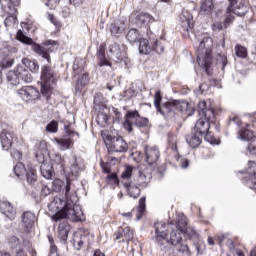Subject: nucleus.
I'll return each instance as SVG.
<instances>
[{"label":"nucleus","instance_id":"nucleus-23","mask_svg":"<svg viewBox=\"0 0 256 256\" xmlns=\"http://www.w3.org/2000/svg\"><path fill=\"white\" fill-rule=\"evenodd\" d=\"M138 175L137 185H139V187H147V184L153 178L149 169L139 170Z\"/></svg>","mask_w":256,"mask_h":256},{"label":"nucleus","instance_id":"nucleus-35","mask_svg":"<svg viewBox=\"0 0 256 256\" xmlns=\"http://www.w3.org/2000/svg\"><path fill=\"white\" fill-rule=\"evenodd\" d=\"M126 38L128 39V41L130 43H137V41L140 42L141 39H143L141 37V33H139V30L132 28L128 31Z\"/></svg>","mask_w":256,"mask_h":256},{"label":"nucleus","instance_id":"nucleus-16","mask_svg":"<svg viewBox=\"0 0 256 256\" xmlns=\"http://www.w3.org/2000/svg\"><path fill=\"white\" fill-rule=\"evenodd\" d=\"M0 142L4 151H9L13 145V133L9 130H2L0 133Z\"/></svg>","mask_w":256,"mask_h":256},{"label":"nucleus","instance_id":"nucleus-21","mask_svg":"<svg viewBox=\"0 0 256 256\" xmlns=\"http://www.w3.org/2000/svg\"><path fill=\"white\" fill-rule=\"evenodd\" d=\"M67 185L70 186V189H73V185L71 184V182L67 181L65 183L61 179H55L50 184V186L52 187V191H55L56 193H62V195L64 196H65V187H67Z\"/></svg>","mask_w":256,"mask_h":256},{"label":"nucleus","instance_id":"nucleus-14","mask_svg":"<svg viewBox=\"0 0 256 256\" xmlns=\"http://www.w3.org/2000/svg\"><path fill=\"white\" fill-rule=\"evenodd\" d=\"M151 34H153V32L151 30L147 31V38H142L140 40V45H139V53L141 55H149V53H151V51H153V44L151 43Z\"/></svg>","mask_w":256,"mask_h":256},{"label":"nucleus","instance_id":"nucleus-39","mask_svg":"<svg viewBox=\"0 0 256 256\" xmlns=\"http://www.w3.org/2000/svg\"><path fill=\"white\" fill-rule=\"evenodd\" d=\"M89 83V74L84 73L80 78L76 81L75 89L76 91H81L85 85Z\"/></svg>","mask_w":256,"mask_h":256},{"label":"nucleus","instance_id":"nucleus-44","mask_svg":"<svg viewBox=\"0 0 256 256\" xmlns=\"http://www.w3.org/2000/svg\"><path fill=\"white\" fill-rule=\"evenodd\" d=\"M110 31L114 35V37H119L123 31H125V28L123 26H120L118 22L111 24Z\"/></svg>","mask_w":256,"mask_h":256},{"label":"nucleus","instance_id":"nucleus-55","mask_svg":"<svg viewBox=\"0 0 256 256\" xmlns=\"http://www.w3.org/2000/svg\"><path fill=\"white\" fill-rule=\"evenodd\" d=\"M97 119H98V123L100 125H106L107 122L109 121V116H107V114L101 112L100 114H98Z\"/></svg>","mask_w":256,"mask_h":256},{"label":"nucleus","instance_id":"nucleus-36","mask_svg":"<svg viewBox=\"0 0 256 256\" xmlns=\"http://www.w3.org/2000/svg\"><path fill=\"white\" fill-rule=\"evenodd\" d=\"M215 6L213 5V0H204L201 4V13L204 15H211L213 13Z\"/></svg>","mask_w":256,"mask_h":256},{"label":"nucleus","instance_id":"nucleus-22","mask_svg":"<svg viewBox=\"0 0 256 256\" xmlns=\"http://www.w3.org/2000/svg\"><path fill=\"white\" fill-rule=\"evenodd\" d=\"M109 53H111V59L115 61V63H121L123 59V51H121V46L117 43H114L109 48Z\"/></svg>","mask_w":256,"mask_h":256},{"label":"nucleus","instance_id":"nucleus-2","mask_svg":"<svg viewBox=\"0 0 256 256\" xmlns=\"http://www.w3.org/2000/svg\"><path fill=\"white\" fill-rule=\"evenodd\" d=\"M197 111L201 118L196 122L193 131L198 135H203L206 141H209V127L211 119H215V111L205 101L198 103Z\"/></svg>","mask_w":256,"mask_h":256},{"label":"nucleus","instance_id":"nucleus-3","mask_svg":"<svg viewBox=\"0 0 256 256\" xmlns=\"http://www.w3.org/2000/svg\"><path fill=\"white\" fill-rule=\"evenodd\" d=\"M212 49L213 39L209 36H204L198 47L197 62L202 69H205L208 75H211V65L213 63Z\"/></svg>","mask_w":256,"mask_h":256},{"label":"nucleus","instance_id":"nucleus-6","mask_svg":"<svg viewBox=\"0 0 256 256\" xmlns=\"http://www.w3.org/2000/svg\"><path fill=\"white\" fill-rule=\"evenodd\" d=\"M55 84V74L51 67L43 66L41 74V93L42 95H49L51 85Z\"/></svg>","mask_w":256,"mask_h":256},{"label":"nucleus","instance_id":"nucleus-28","mask_svg":"<svg viewBox=\"0 0 256 256\" xmlns=\"http://www.w3.org/2000/svg\"><path fill=\"white\" fill-rule=\"evenodd\" d=\"M69 231H71V226L67 222H62L58 226V237L61 241H67L69 237Z\"/></svg>","mask_w":256,"mask_h":256},{"label":"nucleus","instance_id":"nucleus-17","mask_svg":"<svg viewBox=\"0 0 256 256\" xmlns=\"http://www.w3.org/2000/svg\"><path fill=\"white\" fill-rule=\"evenodd\" d=\"M0 213L2 215H5L10 221H13L15 219V215H17V212L15 211V208H13V205L7 201H0Z\"/></svg>","mask_w":256,"mask_h":256},{"label":"nucleus","instance_id":"nucleus-27","mask_svg":"<svg viewBox=\"0 0 256 256\" xmlns=\"http://www.w3.org/2000/svg\"><path fill=\"white\" fill-rule=\"evenodd\" d=\"M154 227L156 233V240L158 241L159 245V237H167V228L169 227V224L164 222H156L154 224Z\"/></svg>","mask_w":256,"mask_h":256},{"label":"nucleus","instance_id":"nucleus-61","mask_svg":"<svg viewBox=\"0 0 256 256\" xmlns=\"http://www.w3.org/2000/svg\"><path fill=\"white\" fill-rule=\"evenodd\" d=\"M121 119H123V114H121V112L118 110H115L114 121H116V123H120Z\"/></svg>","mask_w":256,"mask_h":256},{"label":"nucleus","instance_id":"nucleus-48","mask_svg":"<svg viewBox=\"0 0 256 256\" xmlns=\"http://www.w3.org/2000/svg\"><path fill=\"white\" fill-rule=\"evenodd\" d=\"M25 175L27 183H35V181H37V172L35 170L30 169L25 173Z\"/></svg>","mask_w":256,"mask_h":256},{"label":"nucleus","instance_id":"nucleus-50","mask_svg":"<svg viewBox=\"0 0 256 256\" xmlns=\"http://www.w3.org/2000/svg\"><path fill=\"white\" fill-rule=\"evenodd\" d=\"M70 171L72 175H77L81 171V160L75 158L74 163L70 166Z\"/></svg>","mask_w":256,"mask_h":256},{"label":"nucleus","instance_id":"nucleus-34","mask_svg":"<svg viewBox=\"0 0 256 256\" xmlns=\"http://www.w3.org/2000/svg\"><path fill=\"white\" fill-rule=\"evenodd\" d=\"M150 42L152 44V51H155V53H163L165 48L161 41L157 40V36L155 34H151Z\"/></svg>","mask_w":256,"mask_h":256},{"label":"nucleus","instance_id":"nucleus-9","mask_svg":"<svg viewBox=\"0 0 256 256\" xmlns=\"http://www.w3.org/2000/svg\"><path fill=\"white\" fill-rule=\"evenodd\" d=\"M230 6L227 9V13H233L238 17H243L247 13V6H245V0H228Z\"/></svg>","mask_w":256,"mask_h":256},{"label":"nucleus","instance_id":"nucleus-38","mask_svg":"<svg viewBox=\"0 0 256 256\" xmlns=\"http://www.w3.org/2000/svg\"><path fill=\"white\" fill-rule=\"evenodd\" d=\"M7 81L10 83V85H19L20 78L19 74H17V68L7 73Z\"/></svg>","mask_w":256,"mask_h":256},{"label":"nucleus","instance_id":"nucleus-40","mask_svg":"<svg viewBox=\"0 0 256 256\" xmlns=\"http://www.w3.org/2000/svg\"><path fill=\"white\" fill-rule=\"evenodd\" d=\"M254 137L255 134L249 129L241 130L238 134V139H241L242 141H251Z\"/></svg>","mask_w":256,"mask_h":256},{"label":"nucleus","instance_id":"nucleus-12","mask_svg":"<svg viewBox=\"0 0 256 256\" xmlns=\"http://www.w3.org/2000/svg\"><path fill=\"white\" fill-rule=\"evenodd\" d=\"M19 3L21 0H0V7L4 13L11 17L17 13L15 7H19Z\"/></svg>","mask_w":256,"mask_h":256},{"label":"nucleus","instance_id":"nucleus-1","mask_svg":"<svg viewBox=\"0 0 256 256\" xmlns=\"http://www.w3.org/2000/svg\"><path fill=\"white\" fill-rule=\"evenodd\" d=\"M65 199L55 196L52 201L48 204V209L51 211L53 221H60V219H69L74 223L83 221V210L77 203V191L71 189L70 185L64 188Z\"/></svg>","mask_w":256,"mask_h":256},{"label":"nucleus","instance_id":"nucleus-13","mask_svg":"<svg viewBox=\"0 0 256 256\" xmlns=\"http://www.w3.org/2000/svg\"><path fill=\"white\" fill-rule=\"evenodd\" d=\"M35 221H37V216L35 213L31 211H25L21 215V223L22 227H24L25 231L29 233L33 229V225H35Z\"/></svg>","mask_w":256,"mask_h":256},{"label":"nucleus","instance_id":"nucleus-32","mask_svg":"<svg viewBox=\"0 0 256 256\" xmlns=\"http://www.w3.org/2000/svg\"><path fill=\"white\" fill-rule=\"evenodd\" d=\"M176 230L180 231L181 233H184V235H189V227L187 226V217L182 215L178 218V221L176 224Z\"/></svg>","mask_w":256,"mask_h":256},{"label":"nucleus","instance_id":"nucleus-46","mask_svg":"<svg viewBox=\"0 0 256 256\" xmlns=\"http://www.w3.org/2000/svg\"><path fill=\"white\" fill-rule=\"evenodd\" d=\"M235 55L239 57L240 59H245L247 57V48L241 46V45H236L235 46Z\"/></svg>","mask_w":256,"mask_h":256},{"label":"nucleus","instance_id":"nucleus-29","mask_svg":"<svg viewBox=\"0 0 256 256\" xmlns=\"http://www.w3.org/2000/svg\"><path fill=\"white\" fill-rule=\"evenodd\" d=\"M153 19V16L149 13H140L135 18V23L137 27H144V25H149L151 23V20Z\"/></svg>","mask_w":256,"mask_h":256},{"label":"nucleus","instance_id":"nucleus-37","mask_svg":"<svg viewBox=\"0 0 256 256\" xmlns=\"http://www.w3.org/2000/svg\"><path fill=\"white\" fill-rule=\"evenodd\" d=\"M22 65H25L31 71V73H37V71H39V63H37L35 60L23 58Z\"/></svg>","mask_w":256,"mask_h":256},{"label":"nucleus","instance_id":"nucleus-20","mask_svg":"<svg viewBox=\"0 0 256 256\" xmlns=\"http://www.w3.org/2000/svg\"><path fill=\"white\" fill-rule=\"evenodd\" d=\"M203 137V134H199V132H195V130H192V133L186 136V142L190 147H192V149H195L201 145Z\"/></svg>","mask_w":256,"mask_h":256},{"label":"nucleus","instance_id":"nucleus-41","mask_svg":"<svg viewBox=\"0 0 256 256\" xmlns=\"http://www.w3.org/2000/svg\"><path fill=\"white\" fill-rule=\"evenodd\" d=\"M87 239H89V235L87 234H81L80 237H75L74 238V247L76 249H81L83 245H85V242H87Z\"/></svg>","mask_w":256,"mask_h":256},{"label":"nucleus","instance_id":"nucleus-33","mask_svg":"<svg viewBox=\"0 0 256 256\" xmlns=\"http://www.w3.org/2000/svg\"><path fill=\"white\" fill-rule=\"evenodd\" d=\"M55 142L58 145L60 151H67V149H71V146L73 145V140L70 138L55 139Z\"/></svg>","mask_w":256,"mask_h":256},{"label":"nucleus","instance_id":"nucleus-19","mask_svg":"<svg viewBox=\"0 0 256 256\" xmlns=\"http://www.w3.org/2000/svg\"><path fill=\"white\" fill-rule=\"evenodd\" d=\"M181 27H183L184 31H189V29H193V15L188 10H183L180 15Z\"/></svg>","mask_w":256,"mask_h":256},{"label":"nucleus","instance_id":"nucleus-26","mask_svg":"<svg viewBox=\"0 0 256 256\" xmlns=\"http://www.w3.org/2000/svg\"><path fill=\"white\" fill-rule=\"evenodd\" d=\"M17 75L24 83H31L33 81V75L29 73V70L25 69L22 65L16 67Z\"/></svg>","mask_w":256,"mask_h":256},{"label":"nucleus","instance_id":"nucleus-30","mask_svg":"<svg viewBox=\"0 0 256 256\" xmlns=\"http://www.w3.org/2000/svg\"><path fill=\"white\" fill-rule=\"evenodd\" d=\"M123 239L124 241H131L133 239V230L130 227L120 228L116 234V240Z\"/></svg>","mask_w":256,"mask_h":256},{"label":"nucleus","instance_id":"nucleus-7","mask_svg":"<svg viewBox=\"0 0 256 256\" xmlns=\"http://www.w3.org/2000/svg\"><path fill=\"white\" fill-rule=\"evenodd\" d=\"M105 145L109 153H125L128 149L127 142L121 136H108Z\"/></svg>","mask_w":256,"mask_h":256},{"label":"nucleus","instance_id":"nucleus-45","mask_svg":"<svg viewBox=\"0 0 256 256\" xmlns=\"http://www.w3.org/2000/svg\"><path fill=\"white\" fill-rule=\"evenodd\" d=\"M98 59H99V66L105 67L111 65V62L105 59V51L102 47H100V50L98 52Z\"/></svg>","mask_w":256,"mask_h":256},{"label":"nucleus","instance_id":"nucleus-56","mask_svg":"<svg viewBox=\"0 0 256 256\" xmlns=\"http://www.w3.org/2000/svg\"><path fill=\"white\" fill-rule=\"evenodd\" d=\"M154 105L156 109L160 108L161 105V91H157L154 96Z\"/></svg>","mask_w":256,"mask_h":256},{"label":"nucleus","instance_id":"nucleus-60","mask_svg":"<svg viewBox=\"0 0 256 256\" xmlns=\"http://www.w3.org/2000/svg\"><path fill=\"white\" fill-rule=\"evenodd\" d=\"M212 29L213 31H222L223 29V24L221 22H215L213 25H212Z\"/></svg>","mask_w":256,"mask_h":256},{"label":"nucleus","instance_id":"nucleus-63","mask_svg":"<svg viewBox=\"0 0 256 256\" xmlns=\"http://www.w3.org/2000/svg\"><path fill=\"white\" fill-rule=\"evenodd\" d=\"M189 167V160L188 159H182L181 160V168L182 169H187Z\"/></svg>","mask_w":256,"mask_h":256},{"label":"nucleus","instance_id":"nucleus-47","mask_svg":"<svg viewBox=\"0 0 256 256\" xmlns=\"http://www.w3.org/2000/svg\"><path fill=\"white\" fill-rule=\"evenodd\" d=\"M133 175V167L131 166H126L125 170L122 172V179L124 180L123 181V184L125 185V181H129V179H131Z\"/></svg>","mask_w":256,"mask_h":256},{"label":"nucleus","instance_id":"nucleus-54","mask_svg":"<svg viewBox=\"0 0 256 256\" xmlns=\"http://www.w3.org/2000/svg\"><path fill=\"white\" fill-rule=\"evenodd\" d=\"M53 191V188L51 187V184H43L41 188V193L44 195V197H47V195H51Z\"/></svg>","mask_w":256,"mask_h":256},{"label":"nucleus","instance_id":"nucleus-31","mask_svg":"<svg viewBox=\"0 0 256 256\" xmlns=\"http://www.w3.org/2000/svg\"><path fill=\"white\" fill-rule=\"evenodd\" d=\"M36 148L38 152L35 153V160L36 161H45V153H47V143L45 141H40Z\"/></svg>","mask_w":256,"mask_h":256},{"label":"nucleus","instance_id":"nucleus-64","mask_svg":"<svg viewBox=\"0 0 256 256\" xmlns=\"http://www.w3.org/2000/svg\"><path fill=\"white\" fill-rule=\"evenodd\" d=\"M16 256H27V253H25V251L23 250V248H19L16 251Z\"/></svg>","mask_w":256,"mask_h":256},{"label":"nucleus","instance_id":"nucleus-43","mask_svg":"<svg viewBox=\"0 0 256 256\" xmlns=\"http://www.w3.org/2000/svg\"><path fill=\"white\" fill-rule=\"evenodd\" d=\"M15 63V58L11 55H6L1 60L2 69H9V67H13V64Z\"/></svg>","mask_w":256,"mask_h":256},{"label":"nucleus","instance_id":"nucleus-11","mask_svg":"<svg viewBox=\"0 0 256 256\" xmlns=\"http://www.w3.org/2000/svg\"><path fill=\"white\" fill-rule=\"evenodd\" d=\"M145 161L148 165H155L158 163L161 157V151L157 146H146L145 149Z\"/></svg>","mask_w":256,"mask_h":256},{"label":"nucleus","instance_id":"nucleus-18","mask_svg":"<svg viewBox=\"0 0 256 256\" xmlns=\"http://www.w3.org/2000/svg\"><path fill=\"white\" fill-rule=\"evenodd\" d=\"M40 165V171L44 179H52L55 172L53 171V164L49 160L38 161Z\"/></svg>","mask_w":256,"mask_h":256},{"label":"nucleus","instance_id":"nucleus-24","mask_svg":"<svg viewBox=\"0 0 256 256\" xmlns=\"http://www.w3.org/2000/svg\"><path fill=\"white\" fill-rule=\"evenodd\" d=\"M124 187L127 190L129 197H132L133 199H137V197L141 195V189H139V186L135 185L132 181H125Z\"/></svg>","mask_w":256,"mask_h":256},{"label":"nucleus","instance_id":"nucleus-8","mask_svg":"<svg viewBox=\"0 0 256 256\" xmlns=\"http://www.w3.org/2000/svg\"><path fill=\"white\" fill-rule=\"evenodd\" d=\"M18 95L23 101H37L40 97L39 90L33 86H23L18 90Z\"/></svg>","mask_w":256,"mask_h":256},{"label":"nucleus","instance_id":"nucleus-52","mask_svg":"<svg viewBox=\"0 0 256 256\" xmlns=\"http://www.w3.org/2000/svg\"><path fill=\"white\" fill-rule=\"evenodd\" d=\"M103 101H105V98H103V94L96 93L94 95V109H97V107H101Z\"/></svg>","mask_w":256,"mask_h":256},{"label":"nucleus","instance_id":"nucleus-59","mask_svg":"<svg viewBox=\"0 0 256 256\" xmlns=\"http://www.w3.org/2000/svg\"><path fill=\"white\" fill-rule=\"evenodd\" d=\"M145 211V197L139 199L138 212L143 213Z\"/></svg>","mask_w":256,"mask_h":256},{"label":"nucleus","instance_id":"nucleus-51","mask_svg":"<svg viewBox=\"0 0 256 256\" xmlns=\"http://www.w3.org/2000/svg\"><path fill=\"white\" fill-rule=\"evenodd\" d=\"M59 129V124L57 123V121L53 120L51 121L47 126H46V131L48 133H57Z\"/></svg>","mask_w":256,"mask_h":256},{"label":"nucleus","instance_id":"nucleus-42","mask_svg":"<svg viewBox=\"0 0 256 256\" xmlns=\"http://www.w3.org/2000/svg\"><path fill=\"white\" fill-rule=\"evenodd\" d=\"M14 173L16 177H23L27 173V168L23 162H18L14 167Z\"/></svg>","mask_w":256,"mask_h":256},{"label":"nucleus","instance_id":"nucleus-58","mask_svg":"<svg viewBox=\"0 0 256 256\" xmlns=\"http://www.w3.org/2000/svg\"><path fill=\"white\" fill-rule=\"evenodd\" d=\"M248 151L250 155H256V141L253 140L249 145H248Z\"/></svg>","mask_w":256,"mask_h":256},{"label":"nucleus","instance_id":"nucleus-62","mask_svg":"<svg viewBox=\"0 0 256 256\" xmlns=\"http://www.w3.org/2000/svg\"><path fill=\"white\" fill-rule=\"evenodd\" d=\"M11 156H12L14 159L19 160V159H21V152H19V151L16 150V149H13V150L11 151Z\"/></svg>","mask_w":256,"mask_h":256},{"label":"nucleus","instance_id":"nucleus-15","mask_svg":"<svg viewBox=\"0 0 256 256\" xmlns=\"http://www.w3.org/2000/svg\"><path fill=\"white\" fill-rule=\"evenodd\" d=\"M158 113L165 117V119H174L175 118V108L173 102H165L159 108H157Z\"/></svg>","mask_w":256,"mask_h":256},{"label":"nucleus","instance_id":"nucleus-49","mask_svg":"<svg viewBox=\"0 0 256 256\" xmlns=\"http://www.w3.org/2000/svg\"><path fill=\"white\" fill-rule=\"evenodd\" d=\"M175 247H177L178 252L182 253V255L191 256V251L189 250V246H187V244L180 242V245H177Z\"/></svg>","mask_w":256,"mask_h":256},{"label":"nucleus","instance_id":"nucleus-57","mask_svg":"<svg viewBox=\"0 0 256 256\" xmlns=\"http://www.w3.org/2000/svg\"><path fill=\"white\" fill-rule=\"evenodd\" d=\"M100 167H101L103 173H111V166L109 165V163H105V162L101 161Z\"/></svg>","mask_w":256,"mask_h":256},{"label":"nucleus","instance_id":"nucleus-53","mask_svg":"<svg viewBox=\"0 0 256 256\" xmlns=\"http://www.w3.org/2000/svg\"><path fill=\"white\" fill-rule=\"evenodd\" d=\"M135 126L136 127H149V119L139 116Z\"/></svg>","mask_w":256,"mask_h":256},{"label":"nucleus","instance_id":"nucleus-5","mask_svg":"<svg viewBox=\"0 0 256 256\" xmlns=\"http://www.w3.org/2000/svg\"><path fill=\"white\" fill-rule=\"evenodd\" d=\"M183 233L179 230H173L170 233V237H159V247L162 251H167L171 249V247H177V245H181L183 243V237L181 236Z\"/></svg>","mask_w":256,"mask_h":256},{"label":"nucleus","instance_id":"nucleus-4","mask_svg":"<svg viewBox=\"0 0 256 256\" xmlns=\"http://www.w3.org/2000/svg\"><path fill=\"white\" fill-rule=\"evenodd\" d=\"M17 39L21 43H24V45H31L32 51H34L36 55L43 57V59H46L48 63H51V56L49 55V53L53 51V45L51 44V41L39 45L37 43H34L33 39L25 36V34H23V31L21 30L17 32Z\"/></svg>","mask_w":256,"mask_h":256},{"label":"nucleus","instance_id":"nucleus-10","mask_svg":"<svg viewBox=\"0 0 256 256\" xmlns=\"http://www.w3.org/2000/svg\"><path fill=\"white\" fill-rule=\"evenodd\" d=\"M141 115H139V111L137 110H129L127 111V113L124 116V123H123V127L126 131H128V133H132L133 132V125L137 124V121L139 120V117Z\"/></svg>","mask_w":256,"mask_h":256},{"label":"nucleus","instance_id":"nucleus-25","mask_svg":"<svg viewBox=\"0 0 256 256\" xmlns=\"http://www.w3.org/2000/svg\"><path fill=\"white\" fill-rule=\"evenodd\" d=\"M174 106V111H180L181 113H185L187 115H191V109L189 106V102L185 100H174L172 101Z\"/></svg>","mask_w":256,"mask_h":256}]
</instances>
